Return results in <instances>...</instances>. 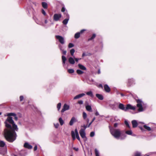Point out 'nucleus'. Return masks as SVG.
<instances>
[{"mask_svg":"<svg viewBox=\"0 0 156 156\" xmlns=\"http://www.w3.org/2000/svg\"><path fill=\"white\" fill-rule=\"evenodd\" d=\"M62 51V53H63V54L64 55H65L66 54V51H65V50H63Z\"/></svg>","mask_w":156,"mask_h":156,"instance_id":"obj_59","label":"nucleus"},{"mask_svg":"<svg viewBox=\"0 0 156 156\" xmlns=\"http://www.w3.org/2000/svg\"><path fill=\"white\" fill-rule=\"evenodd\" d=\"M74 46V44L72 43H69L68 45V47L69 48H70L73 47Z\"/></svg>","mask_w":156,"mask_h":156,"instance_id":"obj_43","label":"nucleus"},{"mask_svg":"<svg viewBox=\"0 0 156 156\" xmlns=\"http://www.w3.org/2000/svg\"><path fill=\"white\" fill-rule=\"evenodd\" d=\"M125 133L126 134L129 135H131L133 136H135V134H133L132 131L131 130L126 131Z\"/></svg>","mask_w":156,"mask_h":156,"instance_id":"obj_25","label":"nucleus"},{"mask_svg":"<svg viewBox=\"0 0 156 156\" xmlns=\"http://www.w3.org/2000/svg\"><path fill=\"white\" fill-rule=\"evenodd\" d=\"M125 124L129 128H130V126L127 120H125Z\"/></svg>","mask_w":156,"mask_h":156,"instance_id":"obj_40","label":"nucleus"},{"mask_svg":"<svg viewBox=\"0 0 156 156\" xmlns=\"http://www.w3.org/2000/svg\"><path fill=\"white\" fill-rule=\"evenodd\" d=\"M95 118L94 117L93 119H92V121L91 122H90L89 124H88V127H90V125L94 121V120H95Z\"/></svg>","mask_w":156,"mask_h":156,"instance_id":"obj_42","label":"nucleus"},{"mask_svg":"<svg viewBox=\"0 0 156 156\" xmlns=\"http://www.w3.org/2000/svg\"><path fill=\"white\" fill-rule=\"evenodd\" d=\"M69 63L71 64H74L75 62L73 58L72 57H70L69 58Z\"/></svg>","mask_w":156,"mask_h":156,"instance_id":"obj_18","label":"nucleus"},{"mask_svg":"<svg viewBox=\"0 0 156 156\" xmlns=\"http://www.w3.org/2000/svg\"><path fill=\"white\" fill-rule=\"evenodd\" d=\"M73 58H74L76 62H78V61L79 60L81 59V58H75L74 56H73Z\"/></svg>","mask_w":156,"mask_h":156,"instance_id":"obj_49","label":"nucleus"},{"mask_svg":"<svg viewBox=\"0 0 156 156\" xmlns=\"http://www.w3.org/2000/svg\"><path fill=\"white\" fill-rule=\"evenodd\" d=\"M95 37H96V34H93L92 37L91 38L88 39V41H90V40H91L93 39L94 38H95Z\"/></svg>","mask_w":156,"mask_h":156,"instance_id":"obj_37","label":"nucleus"},{"mask_svg":"<svg viewBox=\"0 0 156 156\" xmlns=\"http://www.w3.org/2000/svg\"><path fill=\"white\" fill-rule=\"evenodd\" d=\"M67 17H68L67 18H66V19L62 21V23L66 25L68 23V22L69 20V17L68 16H67Z\"/></svg>","mask_w":156,"mask_h":156,"instance_id":"obj_24","label":"nucleus"},{"mask_svg":"<svg viewBox=\"0 0 156 156\" xmlns=\"http://www.w3.org/2000/svg\"><path fill=\"white\" fill-rule=\"evenodd\" d=\"M81 127L84 128V129H84V131H85V130L88 127V126L85 125H83V126H81Z\"/></svg>","mask_w":156,"mask_h":156,"instance_id":"obj_48","label":"nucleus"},{"mask_svg":"<svg viewBox=\"0 0 156 156\" xmlns=\"http://www.w3.org/2000/svg\"><path fill=\"white\" fill-rule=\"evenodd\" d=\"M95 115L96 116H98L99 115V112L97 110L96 111V112L95 113Z\"/></svg>","mask_w":156,"mask_h":156,"instance_id":"obj_55","label":"nucleus"},{"mask_svg":"<svg viewBox=\"0 0 156 156\" xmlns=\"http://www.w3.org/2000/svg\"><path fill=\"white\" fill-rule=\"evenodd\" d=\"M144 127L145 129H146V130H147L149 131H151V128L150 127L147 126L146 125H144Z\"/></svg>","mask_w":156,"mask_h":156,"instance_id":"obj_32","label":"nucleus"},{"mask_svg":"<svg viewBox=\"0 0 156 156\" xmlns=\"http://www.w3.org/2000/svg\"><path fill=\"white\" fill-rule=\"evenodd\" d=\"M75 51V50L74 49H73V48L72 49L70 50V53L71 55L72 56H74L73 55H74V53Z\"/></svg>","mask_w":156,"mask_h":156,"instance_id":"obj_36","label":"nucleus"},{"mask_svg":"<svg viewBox=\"0 0 156 156\" xmlns=\"http://www.w3.org/2000/svg\"><path fill=\"white\" fill-rule=\"evenodd\" d=\"M80 33L77 32L75 34L74 37L76 39H77L79 38L80 36Z\"/></svg>","mask_w":156,"mask_h":156,"instance_id":"obj_29","label":"nucleus"},{"mask_svg":"<svg viewBox=\"0 0 156 156\" xmlns=\"http://www.w3.org/2000/svg\"><path fill=\"white\" fill-rule=\"evenodd\" d=\"M85 95V94L84 93H82L80 94H78L77 95H76V96H75L74 98L73 99H79V98H80L83 96H84Z\"/></svg>","mask_w":156,"mask_h":156,"instance_id":"obj_14","label":"nucleus"},{"mask_svg":"<svg viewBox=\"0 0 156 156\" xmlns=\"http://www.w3.org/2000/svg\"><path fill=\"white\" fill-rule=\"evenodd\" d=\"M26 152L24 151H21L18 154L19 156H25L26 155Z\"/></svg>","mask_w":156,"mask_h":156,"instance_id":"obj_23","label":"nucleus"},{"mask_svg":"<svg viewBox=\"0 0 156 156\" xmlns=\"http://www.w3.org/2000/svg\"><path fill=\"white\" fill-rule=\"evenodd\" d=\"M7 152V149L6 146L5 147H0V154L3 155H4Z\"/></svg>","mask_w":156,"mask_h":156,"instance_id":"obj_9","label":"nucleus"},{"mask_svg":"<svg viewBox=\"0 0 156 156\" xmlns=\"http://www.w3.org/2000/svg\"><path fill=\"white\" fill-rule=\"evenodd\" d=\"M110 132L112 135L117 139L122 140L125 139L126 135L125 134H123L119 129H115L109 126Z\"/></svg>","mask_w":156,"mask_h":156,"instance_id":"obj_2","label":"nucleus"},{"mask_svg":"<svg viewBox=\"0 0 156 156\" xmlns=\"http://www.w3.org/2000/svg\"><path fill=\"white\" fill-rule=\"evenodd\" d=\"M87 114L85 112H83V119L85 120L87 118Z\"/></svg>","mask_w":156,"mask_h":156,"instance_id":"obj_33","label":"nucleus"},{"mask_svg":"<svg viewBox=\"0 0 156 156\" xmlns=\"http://www.w3.org/2000/svg\"><path fill=\"white\" fill-rule=\"evenodd\" d=\"M118 120V119L117 116H115L114 117V121H117Z\"/></svg>","mask_w":156,"mask_h":156,"instance_id":"obj_58","label":"nucleus"},{"mask_svg":"<svg viewBox=\"0 0 156 156\" xmlns=\"http://www.w3.org/2000/svg\"><path fill=\"white\" fill-rule=\"evenodd\" d=\"M110 107L112 109L115 110V104H111L110 105Z\"/></svg>","mask_w":156,"mask_h":156,"instance_id":"obj_45","label":"nucleus"},{"mask_svg":"<svg viewBox=\"0 0 156 156\" xmlns=\"http://www.w3.org/2000/svg\"><path fill=\"white\" fill-rule=\"evenodd\" d=\"M61 14H55L53 16V19L55 21H58L61 17Z\"/></svg>","mask_w":156,"mask_h":156,"instance_id":"obj_8","label":"nucleus"},{"mask_svg":"<svg viewBox=\"0 0 156 156\" xmlns=\"http://www.w3.org/2000/svg\"><path fill=\"white\" fill-rule=\"evenodd\" d=\"M94 82V80L92 79H88L87 80V83L89 84H91Z\"/></svg>","mask_w":156,"mask_h":156,"instance_id":"obj_34","label":"nucleus"},{"mask_svg":"<svg viewBox=\"0 0 156 156\" xmlns=\"http://www.w3.org/2000/svg\"><path fill=\"white\" fill-rule=\"evenodd\" d=\"M68 71L70 73H72L74 72V70L73 69H69Z\"/></svg>","mask_w":156,"mask_h":156,"instance_id":"obj_41","label":"nucleus"},{"mask_svg":"<svg viewBox=\"0 0 156 156\" xmlns=\"http://www.w3.org/2000/svg\"><path fill=\"white\" fill-rule=\"evenodd\" d=\"M76 121L77 120L75 117H72L69 122V125L70 126H72L73 125V123L76 122Z\"/></svg>","mask_w":156,"mask_h":156,"instance_id":"obj_13","label":"nucleus"},{"mask_svg":"<svg viewBox=\"0 0 156 156\" xmlns=\"http://www.w3.org/2000/svg\"><path fill=\"white\" fill-rule=\"evenodd\" d=\"M86 94L90 96L92 98H93V95L91 91H90L87 92L86 93Z\"/></svg>","mask_w":156,"mask_h":156,"instance_id":"obj_31","label":"nucleus"},{"mask_svg":"<svg viewBox=\"0 0 156 156\" xmlns=\"http://www.w3.org/2000/svg\"><path fill=\"white\" fill-rule=\"evenodd\" d=\"M133 127V128L136 127L138 125V123L136 120H133L132 121Z\"/></svg>","mask_w":156,"mask_h":156,"instance_id":"obj_16","label":"nucleus"},{"mask_svg":"<svg viewBox=\"0 0 156 156\" xmlns=\"http://www.w3.org/2000/svg\"><path fill=\"white\" fill-rule=\"evenodd\" d=\"M98 87H100V88H103L102 85L101 84H99V85L98 86Z\"/></svg>","mask_w":156,"mask_h":156,"instance_id":"obj_61","label":"nucleus"},{"mask_svg":"<svg viewBox=\"0 0 156 156\" xmlns=\"http://www.w3.org/2000/svg\"><path fill=\"white\" fill-rule=\"evenodd\" d=\"M54 126H55V127L56 128H57L59 126V124L58 123H56V124H54Z\"/></svg>","mask_w":156,"mask_h":156,"instance_id":"obj_52","label":"nucleus"},{"mask_svg":"<svg viewBox=\"0 0 156 156\" xmlns=\"http://www.w3.org/2000/svg\"><path fill=\"white\" fill-rule=\"evenodd\" d=\"M55 37L61 44H65V40L63 37L60 35H56Z\"/></svg>","mask_w":156,"mask_h":156,"instance_id":"obj_6","label":"nucleus"},{"mask_svg":"<svg viewBox=\"0 0 156 156\" xmlns=\"http://www.w3.org/2000/svg\"><path fill=\"white\" fill-rule=\"evenodd\" d=\"M118 107L119 109L125 112H126L129 109L134 110L136 109L135 106H133L130 104H127L126 106L125 107L124 105L122 103H120L119 104Z\"/></svg>","mask_w":156,"mask_h":156,"instance_id":"obj_3","label":"nucleus"},{"mask_svg":"<svg viewBox=\"0 0 156 156\" xmlns=\"http://www.w3.org/2000/svg\"><path fill=\"white\" fill-rule=\"evenodd\" d=\"M24 146L25 147L28 149H31L32 148V146L27 143H25L24 145Z\"/></svg>","mask_w":156,"mask_h":156,"instance_id":"obj_15","label":"nucleus"},{"mask_svg":"<svg viewBox=\"0 0 156 156\" xmlns=\"http://www.w3.org/2000/svg\"><path fill=\"white\" fill-rule=\"evenodd\" d=\"M118 125V124L117 123H115L114 124V126L115 127H116Z\"/></svg>","mask_w":156,"mask_h":156,"instance_id":"obj_64","label":"nucleus"},{"mask_svg":"<svg viewBox=\"0 0 156 156\" xmlns=\"http://www.w3.org/2000/svg\"><path fill=\"white\" fill-rule=\"evenodd\" d=\"M73 149L76 151H77L79 150V148H76L75 147H73Z\"/></svg>","mask_w":156,"mask_h":156,"instance_id":"obj_60","label":"nucleus"},{"mask_svg":"<svg viewBox=\"0 0 156 156\" xmlns=\"http://www.w3.org/2000/svg\"><path fill=\"white\" fill-rule=\"evenodd\" d=\"M58 47L60 49V50L61 51H62L63 50V49H62V45H60V44H59V45H58Z\"/></svg>","mask_w":156,"mask_h":156,"instance_id":"obj_54","label":"nucleus"},{"mask_svg":"<svg viewBox=\"0 0 156 156\" xmlns=\"http://www.w3.org/2000/svg\"><path fill=\"white\" fill-rule=\"evenodd\" d=\"M104 88L106 92L109 93L111 89L107 84H105L104 86Z\"/></svg>","mask_w":156,"mask_h":156,"instance_id":"obj_12","label":"nucleus"},{"mask_svg":"<svg viewBox=\"0 0 156 156\" xmlns=\"http://www.w3.org/2000/svg\"><path fill=\"white\" fill-rule=\"evenodd\" d=\"M20 101H22L23 99V96H20Z\"/></svg>","mask_w":156,"mask_h":156,"instance_id":"obj_56","label":"nucleus"},{"mask_svg":"<svg viewBox=\"0 0 156 156\" xmlns=\"http://www.w3.org/2000/svg\"><path fill=\"white\" fill-rule=\"evenodd\" d=\"M78 66L80 69H81L82 70H86V67L83 66V65L80 64H78Z\"/></svg>","mask_w":156,"mask_h":156,"instance_id":"obj_19","label":"nucleus"},{"mask_svg":"<svg viewBox=\"0 0 156 156\" xmlns=\"http://www.w3.org/2000/svg\"><path fill=\"white\" fill-rule=\"evenodd\" d=\"M65 8L64 7H63L62 8V9H61V11L62 12H65Z\"/></svg>","mask_w":156,"mask_h":156,"instance_id":"obj_57","label":"nucleus"},{"mask_svg":"<svg viewBox=\"0 0 156 156\" xmlns=\"http://www.w3.org/2000/svg\"><path fill=\"white\" fill-rule=\"evenodd\" d=\"M71 136L73 140H74L76 139L75 135L79 134L78 131L76 129L75 130V132L73 131H71Z\"/></svg>","mask_w":156,"mask_h":156,"instance_id":"obj_7","label":"nucleus"},{"mask_svg":"<svg viewBox=\"0 0 156 156\" xmlns=\"http://www.w3.org/2000/svg\"><path fill=\"white\" fill-rule=\"evenodd\" d=\"M76 138L79 141L80 140V139L79 134L75 135Z\"/></svg>","mask_w":156,"mask_h":156,"instance_id":"obj_51","label":"nucleus"},{"mask_svg":"<svg viewBox=\"0 0 156 156\" xmlns=\"http://www.w3.org/2000/svg\"><path fill=\"white\" fill-rule=\"evenodd\" d=\"M96 96L99 99L101 100H102L104 99V97L101 94H96Z\"/></svg>","mask_w":156,"mask_h":156,"instance_id":"obj_17","label":"nucleus"},{"mask_svg":"<svg viewBox=\"0 0 156 156\" xmlns=\"http://www.w3.org/2000/svg\"><path fill=\"white\" fill-rule=\"evenodd\" d=\"M42 12L44 16L46 15V13L45 12V11L43 9H42Z\"/></svg>","mask_w":156,"mask_h":156,"instance_id":"obj_50","label":"nucleus"},{"mask_svg":"<svg viewBox=\"0 0 156 156\" xmlns=\"http://www.w3.org/2000/svg\"><path fill=\"white\" fill-rule=\"evenodd\" d=\"M16 114L14 113H8L7 114V115H5V116H8V117H10V116H16Z\"/></svg>","mask_w":156,"mask_h":156,"instance_id":"obj_20","label":"nucleus"},{"mask_svg":"<svg viewBox=\"0 0 156 156\" xmlns=\"http://www.w3.org/2000/svg\"><path fill=\"white\" fill-rule=\"evenodd\" d=\"M42 7L44 9H47V4L45 2H42Z\"/></svg>","mask_w":156,"mask_h":156,"instance_id":"obj_30","label":"nucleus"},{"mask_svg":"<svg viewBox=\"0 0 156 156\" xmlns=\"http://www.w3.org/2000/svg\"><path fill=\"white\" fill-rule=\"evenodd\" d=\"M35 21L36 23H37V24H38L40 25H42L43 26H45L44 24L43 23V22H42L40 21H39L37 19L35 20Z\"/></svg>","mask_w":156,"mask_h":156,"instance_id":"obj_27","label":"nucleus"},{"mask_svg":"<svg viewBox=\"0 0 156 156\" xmlns=\"http://www.w3.org/2000/svg\"><path fill=\"white\" fill-rule=\"evenodd\" d=\"M58 120L60 125L62 126L64 123V121L61 117L59 118Z\"/></svg>","mask_w":156,"mask_h":156,"instance_id":"obj_28","label":"nucleus"},{"mask_svg":"<svg viewBox=\"0 0 156 156\" xmlns=\"http://www.w3.org/2000/svg\"><path fill=\"white\" fill-rule=\"evenodd\" d=\"M156 154V152H150V153H149V155H151L152 154Z\"/></svg>","mask_w":156,"mask_h":156,"instance_id":"obj_63","label":"nucleus"},{"mask_svg":"<svg viewBox=\"0 0 156 156\" xmlns=\"http://www.w3.org/2000/svg\"><path fill=\"white\" fill-rule=\"evenodd\" d=\"M6 128L4 129V136L6 140L10 143H12L16 139L17 134L15 131H18L17 125L14 123L12 117H9L5 122Z\"/></svg>","mask_w":156,"mask_h":156,"instance_id":"obj_1","label":"nucleus"},{"mask_svg":"<svg viewBox=\"0 0 156 156\" xmlns=\"http://www.w3.org/2000/svg\"><path fill=\"white\" fill-rule=\"evenodd\" d=\"M86 110L90 112H92V108L91 106L89 105H87L86 106Z\"/></svg>","mask_w":156,"mask_h":156,"instance_id":"obj_21","label":"nucleus"},{"mask_svg":"<svg viewBox=\"0 0 156 156\" xmlns=\"http://www.w3.org/2000/svg\"><path fill=\"white\" fill-rule=\"evenodd\" d=\"M95 151L96 156H99V152L98 150L97 149H95Z\"/></svg>","mask_w":156,"mask_h":156,"instance_id":"obj_39","label":"nucleus"},{"mask_svg":"<svg viewBox=\"0 0 156 156\" xmlns=\"http://www.w3.org/2000/svg\"><path fill=\"white\" fill-rule=\"evenodd\" d=\"M61 106V103H58L57 105V108L58 111L60 109Z\"/></svg>","mask_w":156,"mask_h":156,"instance_id":"obj_38","label":"nucleus"},{"mask_svg":"<svg viewBox=\"0 0 156 156\" xmlns=\"http://www.w3.org/2000/svg\"><path fill=\"white\" fill-rule=\"evenodd\" d=\"M62 64L64 66L65 64L66 61V57L64 55H62Z\"/></svg>","mask_w":156,"mask_h":156,"instance_id":"obj_22","label":"nucleus"},{"mask_svg":"<svg viewBox=\"0 0 156 156\" xmlns=\"http://www.w3.org/2000/svg\"><path fill=\"white\" fill-rule=\"evenodd\" d=\"M78 103L80 105H82L83 103V101L82 100H80L78 102Z\"/></svg>","mask_w":156,"mask_h":156,"instance_id":"obj_53","label":"nucleus"},{"mask_svg":"<svg viewBox=\"0 0 156 156\" xmlns=\"http://www.w3.org/2000/svg\"><path fill=\"white\" fill-rule=\"evenodd\" d=\"M134 156H141V153L137 152L135 153Z\"/></svg>","mask_w":156,"mask_h":156,"instance_id":"obj_44","label":"nucleus"},{"mask_svg":"<svg viewBox=\"0 0 156 156\" xmlns=\"http://www.w3.org/2000/svg\"><path fill=\"white\" fill-rule=\"evenodd\" d=\"M95 135L94 132L92 131L91 132L90 134V137H93Z\"/></svg>","mask_w":156,"mask_h":156,"instance_id":"obj_46","label":"nucleus"},{"mask_svg":"<svg viewBox=\"0 0 156 156\" xmlns=\"http://www.w3.org/2000/svg\"><path fill=\"white\" fill-rule=\"evenodd\" d=\"M81 137L83 139L84 141H86L87 140V138L86 136V133L84 131V129L81 128L79 131Z\"/></svg>","mask_w":156,"mask_h":156,"instance_id":"obj_5","label":"nucleus"},{"mask_svg":"<svg viewBox=\"0 0 156 156\" xmlns=\"http://www.w3.org/2000/svg\"><path fill=\"white\" fill-rule=\"evenodd\" d=\"M69 106L66 104H65L63 106V108L61 111V112L62 113L64 112L66 110H69Z\"/></svg>","mask_w":156,"mask_h":156,"instance_id":"obj_11","label":"nucleus"},{"mask_svg":"<svg viewBox=\"0 0 156 156\" xmlns=\"http://www.w3.org/2000/svg\"><path fill=\"white\" fill-rule=\"evenodd\" d=\"M77 73L79 75L82 74L83 73V72L80 69H77L76 70Z\"/></svg>","mask_w":156,"mask_h":156,"instance_id":"obj_35","label":"nucleus"},{"mask_svg":"<svg viewBox=\"0 0 156 156\" xmlns=\"http://www.w3.org/2000/svg\"><path fill=\"white\" fill-rule=\"evenodd\" d=\"M135 81L133 78L129 79L128 80L127 85L128 86H130L133 84H135Z\"/></svg>","mask_w":156,"mask_h":156,"instance_id":"obj_10","label":"nucleus"},{"mask_svg":"<svg viewBox=\"0 0 156 156\" xmlns=\"http://www.w3.org/2000/svg\"><path fill=\"white\" fill-rule=\"evenodd\" d=\"M37 149V145H36L34 148V151H36Z\"/></svg>","mask_w":156,"mask_h":156,"instance_id":"obj_62","label":"nucleus"},{"mask_svg":"<svg viewBox=\"0 0 156 156\" xmlns=\"http://www.w3.org/2000/svg\"><path fill=\"white\" fill-rule=\"evenodd\" d=\"M5 144L4 142L3 141H0V147H5Z\"/></svg>","mask_w":156,"mask_h":156,"instance_id":"obj_26","label":"nucleus"},{"mask_svg":"<svg viewBox=\"0 0 156 156\" xmlns=\"http://www.w3.org/2000/svg\"><path fill=\"white\" fill-rule=\"evenodd\" d=\"M64 15H65V17L66 18H67V17H68L67 16L68 15V16L69 17V15L68 14V13H67V11L65 12H64Z\"/></svg>","mask_w":156,"mask_h":156,"instance_id":"obj_47","label":"nucleus"},{"mask_svg":"<svg viewBox=\"0 0 156 156\" xmlns=\"http://www.w3.org/2000/svg\"><path fill=\"white\" fill-rule=\"evenodd\" d=\"M136 102L137 103L136 106L137 107L139 108L138 111L139 112H141L143 111L144 110L142 107V101L140 99L136 100Z\"/></svg>","mask_w":156,"mask_h":156,"instance_id":"obj_4","label":"nucleus"}]
</instances>
